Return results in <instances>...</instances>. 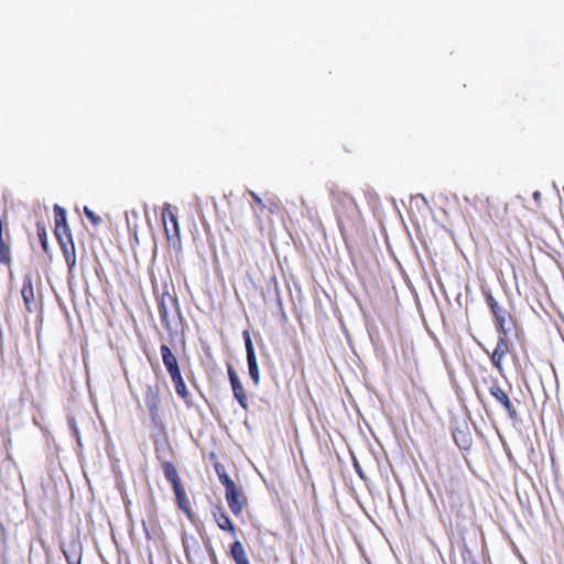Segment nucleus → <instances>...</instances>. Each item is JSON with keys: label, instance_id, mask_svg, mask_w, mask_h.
<instances>
[{"label": "nucleus", "instance_id": "5701e85b", "mask_svg": "<svg viewBox=\"0 0 564 564\" xmlns=\"http://www.w3.org/2000/svg\"><path fill=\"white\" fill-rule=\"evenodd\" d=\"M250 195L251 197L253 198V200L261 207V208H264V204H263V200L262 198L256 194L254 192L250 191Z\"/></svg>", "mask_w": 564, "mask_h": 564}, {"label": "nucleus", "instance_id": "f257e3e1", "mask_svg": "<svg viewBox=\"0 0 564 564\" xmlns=\"http://www.w3.org/2000/svg\"><path fill=\"white\" fill-rule=\"evenodd\" d=\"M54 216H55V235L57 240L63 247L66 261L69 267L75 264V256H74V243L72 239L70 229L67 225V217L65 208L59 205L54 206Z\"/></svg>", "mask_w": 564, "mask_h": 564}, {"label": "nucleus", "instance_id": "393cba45", "mask_svg": "<svg viewBox=\"0 0 564 564\" xmlns=\"http://www.w3.org/2000/svg\"><path fill=\"white\" fill-rule=\"evenodd\" d=\"M275 290H276L278 305H279L280 307H282V300H281V297H280V295H279V292H278V288H276V286H275Z\"/></svg>", "mask_w": 564, "mask_h": 564}, {"label": "nucleus", "instance_id": "a878e982", "mask_svg": "<svg viewBox=\"0 0 564 564\" xmlns=\"http://www.w3.org/2000/svg\"><path fill=\"white\" fill-rule=\"evenodd\" d=\"M355 467H356L357 473L362 477V474H361L360 467L358 466V464H357V463H355Z\"/></svg>", "mask_w": 564, "mask_h": 564}, {"label": "nucleus", "instance_id": "39448f33", "mask_svg": "<svg viewBox=\"0 0 564 564\" xmlns=\"http://www.w3.org/2000/svg\"><path fill=\"white\" fill-rule=\"evenodd\" d=\"M228 377L231 384L232 393L235 399L238 401V403L245 410H248V399L247 394L245 392L243 386L235 371V369L229 366L228 367Z\"/></svg>", "mask_w": 564, "mask_h": 564}, {"label": "nucleus", "instance_id": "f8f14e48", "mask_svg": "<svg viewBox=\"0 0 564 564\" xmlns=\"http://www.w3.org/2000/svg\"><path fill=\"white\" fill-rule=\"evenodd\" d=\"M214 518L219 529L229 531L235 534V525L232 524L230 518L225 512H223L221 509H218L214 512Z\"/></svg>", "mask_w": 564, "mask_h": 564}, {"label": "nucleus", "instance_id": "9d476101", "mask_svg": "<svg viewBox=\"0 0 564 564\" xmlns=\"http://www.w3.org/2000/svg\"><path fill=\"white\" fill-rule=\"evenodd\" d=\"M162 219H163V223H164L165 232H166L167 238L171 239L170 229H169V226H167V223H166V220L169 219L171 225H172V227H173V231H174L175 238L177 240H180V225H178L176 215L171 212V205L170 204H165L164 205V207L162 209Z\"/></svg>", "mask_w": 564, "mask_h": 564}, {"label": "nucleus", "instance_id": "dca6fc26", "mask_svg": "<svg viewBox=\"0 0 564 564\" xmlns=\"http://www.w3.org/2000/svg\"><path fill=\"white\" fill-rule=\"evenodd\" d=\"M21 294H22V297H23V301H24V304H25L26 308L30 311L31 310L30 308V303L34 299L33 286H32V283H31L30 279L24 281L22 290H21Z\"/></svg>", "mask_w": 564, "mask_h": 564}, {"label": "nucleus", "instance_id": "20e7f679", "mask_svg": "<svg viewBox=\"0 0 564 564\" xmlns=\"http://www.w3.org/2000/svg\"><path fill=\"white\" fill-rule=\"evenodd\" d=\"M489 393L503 406V409L506 410V412L508 413L509 417L512 421L517 420L518 413L513 403L497 382L491 384V387L489 388Z\"/></svg>", "mask_w": 564, "mask_h": 564}, {"label": "nucleus", "instance_id": "bb28decb", "mask_svg": "<svg viewBox=\"0 0 564 564\" xmlns=\"http://www.w3.org/2000/svg\"><path fill=\"white\" fill-rule=\"evenodd\" d=\"M533 197H534V199H538L540 197V193L539 192H534Z\"/></svg>", "mask_w": 564, "mask_h": 564}, {"label": "nucleus", "instance_id": "7ed1b4c3", "mask_svg": "<svg viewBox=\"0 0 564 564\" xmlns=\"http://www.w3.org/2000/svg\"><path fill=\"white\" fill-rule=\"evenodd\" d=\"M144 403L148 408L151 421L158 424L160 412V389L158 386H148L145 389Z\"/></svg>", "mask_w": 564, "mask_h": 564}, {"label": "nucleus", "instance_id": "6e6552de", "mask_svg": "<svg viewBox=\"0 0 564 564\" xmlns=\"http://www.w3.org/2000/svg\"><path fill=\"white\" fill-rule=\"evenodd\" d=\"M225 496H226V500H227V503H228L231 512L235 516L240 514L242 509H243L245 497L239 491L237 486H235V487H232L230 489H227Z\"/></svg>", "mask_w": 564, "mask_h": 564}, {"label": "nucleus", "instance_id": "ddd939ff", "mask_svg": "<svg viewBox=\"0 0 564 564\" xmlns=\"http://www.w3.org/2000/svg\"><path fill=\"white\" fill-rule=\"evenodd\" d=\"M63 554L67 563H73L74 560H82V545L77 542H72L67 547L63 549Z\"/></svg>", "mask_w": 564, "mask_h": 564}, {"label": "nucleus", "instance_id": "412c9836", "mask_svg": "<svg viewBox=\"0 0 564 564\" xmlns=\"http://www.w3.org/2000/svg\"><path fill=\"white\" fill-rule=\"evenodd\" d=\"M84 213L94 225H99L101 223V218L87 206L84 207Z\"/></svg>", "mask_w": 564, "mask_h": 564}, {"label": "nucleus", "instance_id": "4468645a", "mask_svg": "<svg viewBox=\"0 0 564 564\" xmlns=\"http://www.w3.org/2000/svg\"><path fill=\"white\" fill-rule=\"evenodd\" d=\"M165 296H167L169 301L172 304H176V299L166 293V294H163V296L160 301V304H159V315H160L161 322L165 327H170L169 311H167V306L165 303Z\"/></svg>", "mask_w": 564, "mask_h": 564}, {"label": "nucleus", "instance_id": "6ab92c4d", "mask_svg": "<svg viewBox=\"0 0 564 564\" xmlns=\"http://www.w3.org/2000/svg\"><path fill=\"white\" fill-rule=\"evenodd\" d=\"M36 229H37V237H39V240L42 245V248L45 252L48 251V243H47V232H46V228L45 226L42 224V223H37L36 224Z\"/></svg>", "mask_w": 564, "mask_h": 564}, {"label": "nucleus", "instance_id": "f3484780", "mask_svg": "<svg viewBox=\"0 0 564 564\" xmlns=\"http://www.w3.org/2000/svg\"><path fill=\"white\" fill-rule=\"evenodd\" d=\"M163 471H164V476L165 478L173 485V484H176L180 481V478H178V475H177V470L175 468V466L170 463V462H165L163 464Z\"/></svg>", "mask_w": 564, "mask_h": 564}, {"label": "nucleus", "instance_id": "4be33fe9", "mask_svg": "<svg viewBox=\"0 0 564 564\" xmlns=\"http://www.w3.org/2000/svg\"><path fill=\"white\" fill-rule=\"evenodd\" d=\"M68 425H69V427L72 429V431H73L74 435L76 436L78 445L80 446V445H82V443H80L79 431H78V427H77V425H76V422H75V419H74V417H69V419H68Z\"/></svg>", "mask_w": 564, "mask_h": 564}, {"label": "nucleus", "instance_id": "cd10ccee", "mask_svg": "<svg viewBox=\"0 0 564 564\" xmlns=\"http://www.w3.org/2000/svg\"><path fill=\"white\" fill-rule=\"evenodd\" d=\"M82 560H74L73 563L69 564H80Z\"/></svg>", "mask_w": 564, "mask_h": 564}, {"label": "nucleus", "instance_id": "9b49d317", "mask_svg": "<svg viewBox=\"0 0 564 564\" xmlns=\"http://www.w3.org/2000/svg\"><path fill=\"white\" fill-rule=\"evenodd\" d=\"M230 554L236 564H250L245 547L240 541H235L232 543Z\"/></svg>", "mask_w": 564, "mask_h": 564}, {"label": "nucleus", "instance_id": "423d86ee", "mask_svg": "<svg viewBox=\"0 0 564 564\" xmlns=\"http://www.w3.org/2000/svg\"><path fill=\"white\" fill-rule=\"evenodd\" d=\"M160 352L162 357L163 365L169 372L170 377H174L181 373V369L178 366V361L171 348L167 345H162L160 347Z\"/></svg>", "mask_w": 564, "mask_h": 564}, {"label": "nucleus", "instance_id": "b1692460", "mask_svg": "<svg viewBox=\"0 0 564 564\" xmlns=\"http://www.w3.org/2000/svg\"><path fill=\"white\" fill-rule=\"evenodd\" d=\"M6 538V530L3 524L0 522V543L4 541Z\"/></svg>", "mask_w": 564, "mask_h": 564}, {"label": "nucleus", "instance_id": "1a4fd4ad", "mask_svg": "<svg viewBox=\"0 0 564 564\" xmlns=\"http://www.w3.org/2000/svg\"><path fill=\"white\" fill-rule=\"evenodd\" d=\"M507 335L499 337L496 348L491 354V362L492 365L500 371H502V358L509 352V345L506 339Z\"/></svg>", "mask_w": 564, "mask_h": 564}, {"label": "nucleus", "instance_id": "0eeeda50", "mask_svg": "<svg viewBox=\"0 0 564 564\" xmlns=\"http://www.w3.org/2000/svg\"><path fill=\"white\" fill-rule=\"evenodd\" d=\"M488 301L491 312L495 315L498 330L503 335H508V333L510 332V327H508L507 323V317L509 316V314L498 305V303L494 300L492 296H489Z\"/></svg>", "mask_w": 564, "mask_h": 564}, {"label": "nucleus", "instance_id": "a211bd4d", "mask_svg": "<svg viewBox=\"0 0 564 564\" xmlns=\"http://www.w3.org/2000/svg\"><path fill=\"white\" fill-rule=\"evenodd\" d=\"M172 486H173V490L176 496L180 508L187 511V506H186L187 501H186L185 491L181 485V481L173 484Z\"/></svg>", "mask_w": 564, "mask_h": 564}, {"label": "nucleus", "instance_id": "f03ea898", "mask_svg": "<svg viewBox=\"0 0 564 564\" xmlns=\"http://www.w3.org/2000/svg\"><path fill=\"white\" fill-rule=\"evenodd\" d=\"M242 338H243L245 347H246V357H247L249 376H250L252 382L254 383V386H259L260 370H259V366H258V361H257L256 349H254L249 330L242 332Z\"/></svg>", "mask_w": 564, "mask_h": 564}, {"label": "nucleus", "instance_id": "2eb2a0df", "mask_svg": "<svg viewBox=\"0 0 564 564\" xmlns=\"http://www.w3.org/2000/svg\"><path fill=\"white\" fill-rule=\"evenodd\" d=\"M174 387H175V391L176 393L183 398V399H186L188 395H189V392L186 388V384L184 382V379L182 377V373L177 375V376H174L171 378Z\"/></svg>", "mask_w": 564, "mask_h": 564}, {"label": "nucleus", "instance_id": "aec40b11", "mask_svg": "<svg viewBox=\"0 0 564 564\" xmlns=\"http://www.w3.org/2000/svg\"><path fill=\"white\" fill-rule=\"evenodd\" d=\"M216 471H217L220 482L224 485L226 490L236 486L234 480L225 473L224 469H223V474H219V467L216 466Z\"/></svg>", "mask_w": 564, "mask_h": 564}]
</instances>
